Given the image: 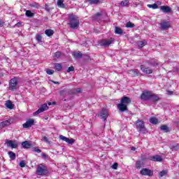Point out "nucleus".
I'll return each instance as SVG.
<instances>
[{
    "instance_id": "45",
    "label": "nucleus",
    "mask_w": 179,
    "mask_h": 179,
    "mask_svg": "<svg viewBox=\"0 0 179 179\" xmlns=\"http://www.w3.org/2000/svg\"><path fill=\"white\" fill-rule=\"evenodd\" d=\"M117 167H118V164L117 163H115L112 166V169H113L114 170H117Z\"/></svg>"
},
{
    "instance_id": "53",
    "label": "nucleus",
    "mask_w": 179,
    "mask_h": 179,
    "mask_svg": "<svg viewBox=\"0 0 179 179\" xmlns=\"http://www.w3.org/2000/svg\"><path fill=\"white\" fill-rule=\"evenodd\" d=\"M42 157H47V155L43 153V154H42Z\"/></svg>"
},
{
    "instance_id": "4",
    "label": "nucleus",
    "mask_w": 179,
    "mask_h": 179,
    "mask_svg": "<svg viewBox=\"0 0 179 179\" xmlns=\"http://www.w3.org/2000/svg\"><path fill=\"white\" fill-rule=\"evenodd\" d=\"M48 173V171L47 170V166L41 164L38 166L36 169V174L38 176H45V174Z\"/></svg>"
},
{
    "instance_id": "15",
    "label": "nucleus",
    "mask_w": 179,
    "mask_h": 179,
    "mask_svg": "<svg viewBox=\"0 0 179 179\" xmlns=\"http://www.w3.org/2000/svg\"><path fill=\"white\" fill-rule=\"evenodd\" d=\"M33 124H34V120H27L23 125V128H30V127H31V125H33Z\"/></svg>"
},
{
    "instance_id": "58",
    "label": "nucleus",
    "mask_w": 179,
    "mask_h": 179,
    "mask_svg": "<svg viewBox=\"0 0 179 179\" xmlns=\"http://www.w3.org/2000/svg\"><path fill=\"white\" fill-rule=\"evenodd\" d=\"M2 23V21L0 20V24Z\"/></svg>"
},
{
    "instance_id": "23",
    "label": "nucleus",
    "mask_w": 179,
    "mask_h": 179,
    "mask_svg": "<svg viewBox=\"0 0 179 179\" xmlns=\"http://www.w3.org/2000/svg\"><path fill=\"white\" fill-rule=\"evenodd\" d=\"M8 125H10V122L9 120H6L0 123V127L2 128L8 127Z\"/></svg>"
},
{
    "instance_id": "2",
    "label": "nucleus",
    "mask_w": 179,
    "mask_h": 179,
    "mask_svg": "<svg viewBox=\"0 0 179 179\" xmlns=\"http://www.w3.org/2000/svg\"><path fill=\"white\" fill-rule=\"evenodd\" d=\"M69 24H70V27L71 29H77L78 27H79V17H78V16H76V15L73 14H71L69 15Z\"/></svg>"
},
{
    "instance_id": "48",
    "label": "nucleus",
    "mask_w": 179,
    "mask_h": 179,
    "mask_svg": "<svg viewBox=\"0 0 179 179\" xmlns=\"http://www.w3.org/2000/svg\"><path fill=\"white\" fill-rule=\"evenodd\" d=\"M76 93H81L82 92V89L77 88V89H76Z\"/></svg>"
},
{
    "instance_id": "56",
    "label": "nucleus",
    "mask_w": 179,
    "mask_h": 179,
    "mask_svg": "<svg viewBox=\"0 0 179 179\" xmlns=\"http://www.w3.org/2000/svg\"><path fill=\"white\" fill-rule=\"evenodd\" d=\"M48 106H51L52 104L51 102L48 103Z\"/></svg>"
},
{
    "instance_id": "59",
    "label": "nucleus",
    "mask_w": 179,
    "mask_h": 179,
    "mask_svg": "<svg viewBox=\"0 0 179 179\" xmlns=\"http://www.w3.org/2000/svg\"><path fill=\"white\" fill-rule=\"evenodd\" d=\"M52 104H55V102H52Z\"/></svg>"
},
{
    "instance_id": "60",
    "label": "nucleus",
    "mask_w": 179,
    "mask_h": 179,
    "mask_svg": "<svg viewBox=\"0 0 179 179\" xmlns=\"http://www.w3.org/2000/svg\"><path fill=\"white\" fill-rule=\"evenodd\" d=\"M0 85H1V82H0Z\"/></svg>"
},
{
    "instance_id": "41",
    "label": "nucleus",
    "mask_w": 179,
    "mask_h": 179,
    "mask_svg": "<svg viewBox=\"0 0 179 179\" xmlns=\"http://www.w3.org/2000/svg\"><path fill=\"white\" fill-rule=\"evenodd\" d=\"M54 57L55 58H59L61 57V52H56L55 54H54Z\"/></svg>"
},
{
    "instance_id": "24",
    "label": "nucleus",
    "mask_w": 179,
    "mask_h": 179,
    "mask_svg": "<svg viewBox=\"0 0 179 179\" xmlns=\"http://www.w3.org/2000/svg\"><path fill=\"white\" fill-rule=\"evenodd\" d=\"M150 100H152V101H159V98L157 95L151 94V97Z\"/></svg>"
},
{
    "instance_id": "7",
    "label": "nucleus",
    "mask_w": 179,
    "mask_h": 179,
    "mask_svg": "<svg viewBox=\"0 0 179 179\" xmlns=\"http://www.w3.org/2000/svg\"><path fill=\"white\" fill-rule=\"evenodd\" d=\"M6 143L8 146V148H11V149H16L17 146H19V143H17V141H13L10 140H6Z\"/></svg>"
},
{
    "instance_id": "54",
    "label": "nucleus",
    "mask_w": 179,
    "mask_h": 179,
    "mask_svg": "<svg viewBox=\"0 0 179 179\" xmlns=\"http://www.w3.org/2000/svg\"><path fill=\"white\" fill-rule=\"evenodd\" d=\"M131 150H136V148H135V147H131Z\"/></svg>"
},
{
    "instance_id": "27",
    "label": "nucleus",
    "mask_w": 179,
    "mask_h": 179,
    "mask_svg": "<svg viewBox=\"0 0 179 179\" xmlns=\"http://www.w3.org/2000/svg\"><path fill=\"white\" fill-rule=\"evenodd\" d=\"M8 156L11 160H15L16 159V154L12 151L8 152Z\"/></svg>"
},
{
    "instance_id": "33",
    "label": "nucleus",
    "mask_w": 179,
    "mask_h": 179,
    "mask_svg": "<svg viewBox=\"0 0 179 179\" xmlns=\"http://www.w3.org/2000/svg\"><path fill=\"white\" fill-rule=\"evenodd\" d=\"M55 68L56 71H61V69H62V65H61V64H55Z\"/></svg>"
},
{
    "instance_id": "8",
    "label": "nucleus",
    "mask_w": 179,
    "mask_h": 179,
    "mask_svg": "<svg viewBox=\"0 0 179 179\" xmlns=\"http://www.w3.org/2000/svg\"><path fill=\"white\" fill-rule=\"evenodd\" d=\"M141 176H148V177H152L153 176V171L148 169H143L140 171Z\"/></svg>"
},
{
    "instance_id": "57",
    "label": "nucleus",
    "mask_w": 179,
    "mask_h": 179,
    "mask_svg": "<svg viewBox=\"0 0 179 179\" xmlns=\"http://www.w3.org/2000/svg\"><path fill=\"white\" fill-rule=\"evenodd\" d=\"M53 83H55V85L58 84V82H54L53 81Z\"/></svg>"
},
{
    "instance_id": "49",
    "label": "nucleus",
    "mask_w": 179,
    "mask_h": 179,
    "mask_svg": "<svg viewBox=\"0 0 179 179\" xmlns=\"http://www.w3.org/2000/svg\"><path fill=\"white\" fill-rule=\"evenodd\" d=\"M45 8L48 12H50V8H48V4H45Z\"/></svg>"
},
{
    "instance_id": "1",
    "label": "nucleus",
    "mask_w": 179,
    "mask_h": 179,
    "mask_svg": "<svg viewBox=\"0 0 179 179\" xmlns=\"http://www.w3.org/2000/svg\"><path fill=\"white\" fill-rule=\"evenodd\" d=\"M131 99L127 96H123L120 100V103L117 104V108H119L120 111L122 113L124 111H127L128 110V104H130Z\"/></svg>"
},
{
    "instance_id": "29",
    "label": "nucleus",
    "mask_w": 179,
    "mask_h": 179,
    "mask_svg": "<svg viewBox=\"0 0 179 179\" xmlns=\"http://www.w3.org/2000/svg\"><path fill=\"white\" fill-rule=\"evenodd\" d=\"M115 34H122L123 31L122 29L118 27H116L115 29Z\"/></svg>"
},
{
    "instance_id": "20",
    "label": "nucleus",
    "mask_w": 179,
    "mask_h": 179,
    "mask_svg": "<svg viewBox=\"0 0 179 179\" xmlns=\"http://www.w3.org/2000/svg\"><path fill=\"white\" fill-rule=\"evenodd\" d=\"M150 124H153L154 125H156V124H159V120L155 117H152L150 118Z\"/></svg>"
},
{
    "instance_id": "30",
    "label": "nucleus",
    "mask_w": 179,
    "mask_h": 179,
    "mask_svg": "<svg viewBox=\"0 0 179 179\" xmlns=\"http://www.w3.org/2000/svg\"><path fill=\"white\" fill-rule=\"evenodd\" d=\"M147 44H148V42H146V41H140L138 43V47L139 48H142L143 47H145V45H146Z\"/></svg>"
},
{
    "instance_id": "34",
    "label": "nucleus",
    "mask_w": 179,
    "mask_h": 179,
    "mask_svg": "<svg viewBox=\"0 0 179 179\" xmlns=\"http://www.w3.org/2000/svg\"><path fill=\"white\" fill-rule=\"evenodd\" d=\"M126 27L127 28H132V27H135V24H132V22H129L126 24Z\"/></svg>"
},
{
    "instance_id": "5",
    "label": "nucleus",
    "mask_w": 179,
    "mask_h": 179,
    "mask_svg": "<svg viewBox=\"0 0 179 179\" xmlns=\"http://www.w3.org/2000/svg\"><path fill=\"white\" fill-rule=\"evenodd\" d=\"M17 83H19V80H17V78H12L9 83V90H16V89H17Z\"/></svg>"
},
{
    "instance_id": "46",
    "label": "nucleus",
    "mask_w": 179,
    "mask_h": 179,
    "mask_svg": "<svg viewBox=\"0 0 179 179\" xmlns=\"http://www.w3.org/2000/svg\"><path fill=\"white\" fill-rule=\"evenodd\" d=\"M34 152H36V153H41V150H40L39 148H36L34 150Z\"/></svg>"
},
{
    "instance_id": "51",
    "label": "nucleus",
    "mask_w": 179,
    "mask_h": 179,
    "mask_svg": "<svg viewBox=\"0 0 179 179\" xmlns=\"http://www.w3.org/2000/svg\"><path fill=\"white\" fill-rule=\"evenodd\" d=\"M148 8H152L153 9V4H148Z\"/></svg>"
},
{
    "instance_id": "40",
    "label": "nucleus",
    "mask_w": 179,
    "mask_h": 179,
    "mask_svg": "<svg viewBox=\"0 0 179 179\" xmlns=\"http://www.w3.org/2000/svg\"><path fill=\"white\" fill-rule=\"evenodd\" d=\"M75 71V67L70 66L67 69V72L69 73V72H73Z\"/></svg>"
},
{
    "instance_id": "10",
    "label": "nucleus",
    "mask_w": 179,
    "mask_h": 179,
    "mask_svg": "<svg viewBox=\"0 0 179 179\" xmlns=\"http://www.w3.org/2000/svg\"><path fill=\"white\" fill-rule=\"evenodd\" d=\"M47 110H48V106H47V103H43L41 106V108L34 113V115H38V114H40L41 113H43V111H45Z\"/></svg>"
},
{
    "instance_id": "44",
    "label": "nucleus",
    "mask_w": 179,
    "mask_h": 179,
    "mask_svg": "<svg viewBox=\"0 0 179 179\" xmlns=\"http://www.w3.org/2000/svg\"><path fill=\"white\" fill-rule=\"evenodd\" d=\"M20 167H24L25 166H26V163L24 162V161H21L20 162Z\"/></svg>"
},
{
    "instance_id": "18",
    "label": "nucleus",
    "mask_w": 179,
    "mask_h": 179,
    "mask_svg": "<svg viewBox=\"0 0 179 179\" xmlns=\"http://www.w3.org/2000/svg\"><path fill=\"white\" fill-rule=\"evenodd\" d=\"M22 146L24 149H29V148H31V144L29 141H24L22 143Z\"/></svg>"
},
{
    "instance_id": "13",
    "label": "nucleus",
    "mask_w": 179,
    "mask_h": 179,
    "mask_svg": "<svg viewBox=\"0 0 179 179\" xmlns=\"http://www.w3.org/2000/svg\"><path fill=\"white\" fill-rule=\"evenodd\" d=\"M151 96H152V93L149 92H145L141 94V100H150Z\"/></svg>"
},
{
    "instance_id": "12",
    "label": "nucleus",
    "mask_w": 179,
    "mask_h": 179,
    "mask_svg": "<svg viewBox=\"0 0 179 179\" xmlns=\"http://www.w3.org/2000/svg\"><path fill=\"white\" fill-rule=\"evenodd\" d=\"M141 69L142 72L148 75L153 72V70H152V69H149V67L146 66L145 65H141Z\"/></svg>"
},
{
    "instance_id": "42",
    "label": "nucleus",
    "mask_w": 179,
    "mask_h": 179,
    "mask_svg": "<svg viewBox=\"0 0 179 179\" xmlns=\"http://www.w3.org/2000/svg\"><path fill=\"white\" fill-rule=\"evenodd\" d=\"M46 73H48V75H52V73H54V70L47 69Z\"/></svg>"
},
{
    "instance_id": "38",
    "label": "nucleus",
    "mask_w": 179,
    "mask_h": 179,
    "mask_svg": "<svg viewBox=\"0 0 179 179\" xmlns=\"http://www.w3.org/2000/svg\"><path fill=\"white\" fill-rule=\"evenodd\" d=\"M73 55L76 58H81L82 53L81 52H73Z\"/></svg>"
},
{
    "instance_id": "3",
    "label": "nucleus",
    "mask_w": 179,
    "mask_h": 179,
    "mask_svg": "<svg viewBox=\"0 0 179 179\" xmlns=\"http://www.w3.org/2000/svg\"><path fill=\"white\" fill-rule=\"evenodd\" d=\"M136 126V129L138 130V132H141V134H146V132H148L146 127H145V122H143V121L137 120Z\"/></svg>"
},
{
    "instance_id": "6",
    "label": "nucleus",
    "mask_w": 179,
    "mask_h": 179,
    "mask_svg": "<svg viewBox=\"0 0 179 179\" xmlns=\"http://www.w3.org/2000/svg\"><path fill=\"white\" fill-rule=\"evenodd\" d=\"M114 43V39L110 38L109 39H103V40H101L99 41V44L100 45H101L102 47H108V45H110L111 44H113Z\"/></svg>"
},
{
    "instance_id": "39",
    "label": "nucleus",
    "mask_w": 179,
    "mask_h": 179,
    "mask_svg": "<svg viewBox=\"0 0 179 179\" xmlns=\"http://www.w3.org/2000/svg\"><path fill=\"white\" fill-rule=\"evenodd\" d=\"M36 40L38 41V43H43V37H41V35H37L36 36Z\"/></svg>"
},
{
    "instance_id": "37",
    "label": "nucleus",
    "mask_w": 179,
    "mask_h": 179,
    "mask_svg": "<svg viewBox=\"0 0 179 179\" xmlns=\"http://www.w3.org/2000/svg\"><path fill=\"white\" fill-rule=\"evenodd\" d=\"M167 174V172L166 171H162L159 173V178H162L164 176H166Z\"/></svg>"
},
{
    "instance_id": "47",
    "label": "nucleus",
    "mask_w": 179,
    "mask_h": 179,
    "mask_svg": "<svg viewBox=\"0 0 179 179\" xmlns=\"http://www.w3.org/2000/svg\"><path fill=\"white\" fill-rule=\"evenodd\" d=\"M157 8H159V6H157V4L156 3L152 4V9H157Z\"/></svg>"
},
{
    "instance_id": "11",
    "label": "nucleus",
    "mask_w": 179,
    "mask_h": 179,
    "mask_svg": "<svg viewBox=\"0 0 179 179\" xmlns=\"http://www.w3.org/2000/svg\"><path fill=\"white\" fill-rule=\"evenodd\" d=\"M59 138L69 143V145H73V143H75V139L73 138L69 139V138L65 137L64 136H59Z\"/></svg>"
},
{
    "instance_id": "19",
    "label": "nucleus",
    "mask_w": 179,
    "mask_h": 179,
    "mask_svg": "<svg viewBox=\"0 0 179 179\" xmlns=\"http://www.w3.org/2000/svg\"><path fill=\"white\" fill-rule=\"evenodd\" d=\"M5 106L7 108H9L10 110L13 109V104L12 103V101H10V100L6 102Z\"/></svg>"
},
{
    "instance_id": "9",
    "label": "nucleus",
    "mask_w": 179,
    "mask_h": 179,
    "mask_svg": "<svg viewBox=\"0 0 179 179\" xmlns=\"http://www.w3.org/2000/svg\"><path fill=\"white\" fill-rule=\"evenodd\" d=\"M99 117H101V120L106 121L107 117H108V111L106 108H103L99 114Z\"/></svg>"
},
{
    "instance_id": "55",
    "label": "nucleus",
    "mask_w": 179,
    "mask_h": 179,
    "mask_svg": "<svg viewBox=\"0 0 179 179\" xmlns=\"http://www.w3.org/2000/svg\"><path fill=\"white\" fill-rule=\"evenodd\" d=\"M168 94H173V92L168 91Z\"/></svg>"
},
{
    "instance_id": "25",
    "label": "nucleus",
    "mask_w": 179,
    "mask_h": 179,
    "mask_svg": "<svg viewBox=\"0 0 179 179\" xmlns=\"http://www.w3.org/2000/svg\"><path fill=\"white\" fill-rule=\"evenodd\" d=\"M25 15L27 17H34V13L31 12L30 10H26Z\"/></svg>"
},
{
    "instance_id": "36",
    "label": "nucleus",
    "mask_w": 179,
    "mask_h": 179,
    "mask_svg": "<svg viewBox=\"0 0 179 179\" xmlns=\"http://www.w3.org/2000/svg\"><path fill=\"white\" fill-rule=\"evenodd\" d=\"M89 3L91 5H94L96 3H99V0H87Z\"/></svg>"
},
{
    "instance_id": "21",
    "label": "nucleus",
    "mask_w": 179,
    "mask_h": 179,
    "mask_svg": "<svg viewBox=\"0 0 179 179\" xmlns=\"http://www.w3.org/2000/svg\"><path fill=\"white\" fill-rule=\"evenodd\" d=\"M138 73H139V71L136 69H134V70H130L129 71V74L131 76H138Z\"/></svg>"
},
{
    "instance_id": "50",
    "label": "nucleus",
    "mask_w": 179,
    "mask_h": 179,
    "mask_svg": "<svg viewBox=\"0 0 179 179\" xmlns=\"http://www.w3.org/2000/svg\"><path fill=\"white\" fill-rule=\"evenodd\" d=\"M99 17H100V13H97V14L95 15V19H99Z\"/></svg>"
},
{
    "instance_id": "26",
    "label": "nucleus",
    "mask_w": 179,
    "mask_h": 179,
    "mask_svg": "<svg viewBox=\"0 0 179 179\" xmlns=\"http://www.w3.org/2000/svg\"><path fill=\"white\" fill-rule=\"evenodd\" d=\"M45 34H46V36H48V37H51V36L54 34V31L52 29H46L45 31Z\"/></svg>"
},
{
    "instance_id": "17",
    "label": "nucleus",
    "mask_w": 179,
    "mask_h": 179,
    "mask_svg": "<svg viewBox=\"0 0 179 179\" xmlns=\"http://www.w3.org/2000/svg\"><path fill=\"white\" fill-rule=\"evenodd\" d=\"M161 28L162 29V30H166L170 28V22H161Z\"/></svg>"
},
{
    "instance_id": "22",
    "label": "nucleus",
    "mask_w": 179,
    "mask_h": 179,
    "mask_svg": "<svg viewBox=\"0 0 179 179\" xmlns=\"http://www.w3.org/2000/svg\"><path fill=\"white\" fill-rule=\"evenodd\" d=\"M57 6L58 8H62V9L65 8V4L64 3V0H57Z\"/></svg>"
},
{
    "instance_id": "28",
    "label": "nucleus",
    "mask_w": 179,
    "mask_h": 179,
    "mask_svg": "<svg viewBox=\"0 0 179 179\" xmlns=\"http://www.w3.org/2000/svg\"><path fill=\"white\" fill-rule=\"evenodd\" d=\"M121 6H129V1L128 0H123L120 3Z\"/></svg>"
},
{
    "instance_id": "35",
    "label": "nucleus",
    "mask_w": 179,
    "mask_h": 179,
    "mask_svg": "<svg viewBox=\"0 0 179 179\" xmlns=\"http://www.w3.org/2000/svg\"><path fill=\"white\" fill-rule=\"evenodd\" d=\"M142 162L141 161H137L136 163V169H141L142 167Z\"/></svg>"
},
{
    "instance_id": "16",
    "label": "nucleus",
    "mask_w": 179,
    "mask_h": 179,
    "mask_svg": "<svg viewBox=\"0 0 179 179\" xmlns=\"http://www.w3.org/2000/svg\"><path fill=\"white\" fill-rule=\"evenodd\" d=\"M160 9L164 13H170L171 12V8L167 6H162L160 7Z\"/></svg>"
},
{
    "instance_id": "31",
    "label": "nucleus",
    "mask_w": 179,
    "mask_h": 179,
    "mask_svg": "<svg viewBox=\"0 0 179 179\" xmlns=\"http://www.w3.org/2000/svg\"><path fill=\"white\" fill-rule=\"evenodd\" d=\"M29 6H31V8H36L37 9H38V8H40V4H38V3H32L29 4Z\"/></svg>"
},
{
    "instance_id": "43",
    "label": "nucleus",
    "mask_w": 179,
    "mask_h": 179,
    "mask_svg": "<svg viewBox=\"0 0 179 179\" xmlns=\"http://www.w3.org/2000/svg\"><path fill=\"white\" fill-rule=\"evenodd\" d=\"M43 141L45 142L46 143H50V141H48V138L47 136H43Z\"/></svg>"
},
{
    "instance_id": "14",
    "label": "nucleus",
    "mask_w": 179,
    "mask_h": 179,
    "mask_svg": "<svg viewBox=\"0 0 179 179\" xmlns=\"http://www.w3.org/2000/svg\"><path fill=\"white\" fill-rule=\"evenodd\" d=\"M149 159L152 162H163V157L160 155H155L149 157Z\"/></svg>"
},
{
    "instance_id": "32",
    "label": "nucleus",
    "mask_w": 179,
    "mask_h": 179,
    "mask_svg": "<svg viewBox=\"0 0 179 179\" xmlns=\"http://www.w3.org/2000/svg\"><path fill=\"white\" fill-rule=\"evenodd\" d=\"M161 131H164V132H169V127L166 125H162L160 127Z\"/></svg>"
},
{
    "instance_id": "52",
    "label": "nucleus",
    "mask_w": 179,
    "mask_h": 179,
    "mask_svg": "<svg viewBox=\"0 0 179 179\" xmlns=\"http://www.w3.org/2000/svg\"><path fill=\"white\" fill-rule=\"evenodd\" d=\"M20 24H22L21 22H17V23L16 24V26H17V27H20Z\"/></svg>"
}]
</instances>
